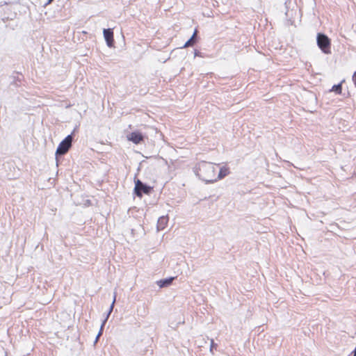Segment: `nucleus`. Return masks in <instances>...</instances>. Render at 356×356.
Here are the masks:
<instances>
[{
	"instance_id": "nucleus-9",
	"label": "nucleus",
	"mask_w": 356,
	"mask_h": 356,
	"mask_svg": "<svg viewBox=\"0 0 356 356\" xmlns=\"http://www.w3.org/2000/svg\"><path fill=\"white\" fill-rule=\"evenodd\" d=\"M173 280H174V277L161 280L159 282V285L160 286V287L167 286L172 283Z\"/></svg>"
},
{
	"instance_id": "nucleus-8",
	"label": "nucleus",
	"mask_w": 356,
	"mask_h": 356,
	"mask_svg": "<svg viewBox=\"0 0 356 356\" xmlns=\"http://www.w3.org/2000/svg\"><path fill=\"white\" fill-rule=\"evenodd\" d=\"M229 168H227V167L221 168L220 171H219V172H218V175L216 174V177H218V180L225 177V176L229 175Z\"/></svg>"
},
{
	"instance_id": "nucleus-12",
	"label": "nucleus",
	"mask_w": 356,
	"mask_h": 356,
	"mask_svg": "<svg viewBox=\"0 0 356 356\" xmlns=\"http://www.w3.org/2000/svg\"><path fill=\"white\" fill-rule=\"evenodd\" d=\"M353 81L354 82V84L356 87V71L355 72V73L353 74Z\"/></svg>"
},
{
	"instance_id": "nucleus-1",
	"label": "nucleus",
	"mask_w": 356,
	"mask_h": 356,
	"mask_svg": "<svg viewBox=\"0 0 356 356\" xmlns=\"http://www.w3.org/2000/svg\"><path fill=\"white\" fill-rule=\"evenodd\" d=\"M202 177L206 182L212 183L218 180L216 169L213 165H208L202 170Z\"/></svg>"
},
{
	"instance_id": "nucleus-7",
	"label": "nucleus",
	"mask_w": 356,
	"mask_h": 356,
	"mask_svg": "<svg viewBox=\"0 0 356 356\" xmlns=\"http://www.w3.org/2000/svg\"><path fill=\"white\" fill-rule=\"evenodd\" d=\"M197 34V30L195 29L192 37L185 43V44L184 45L183 47L186 48L188 47L193 46L196 42L195 38H196Z\"/></svg>"
},
{
	"instance_id": "nucleus-13",
	"label": "nucleus",
	"mask_w": 356,
	"mask_h": 356,
	"mask_svg": "<svg viewBox=\"0 0 356 356\" xmlns=\"http://www.w3.org/2000/svg\"><path fill=\"white\" fill-rule=\"evenodd\" d=\"M353 356H356V347L354 351L353 352Z\"/></svg>"
},
{
	"instance_id": "nucleus-3",
	"label": "nucleus",
	"mask_w": 356,
	"mask_h": 356,
	"mask_svg": "<svg viewBox=\"0 0 356 356\" xmlns=\"http://www.w3.org/2000/svg\"><path fill=\"white\" fill-rule=\"evenodd\" d=\"M72 137L67 136L58 145L56 154L63 155L66 154L72 146Z\"/></svg>"
},
{
	"instance_id": "nucleus-10",
	"label": "nucleus",
	"mask_w": 356,
	"mask_h": 356,
	"mask_svg": "<svg viewBox=\"0 0 356 356\" xmlns=\"http://www.w3.org/2000/svg\"><path fill=\"white\" fill-rule=\"evenodd\" d=\"M331 91L335 92L337 94H341L342 92L341 84H337L332 86Z\"/></svg>"
},
{
	"instance_id": "nucleus-11",
	"label": "nucleus",
	"mask_w": 356,
	"mask_h": 356,
	"mask_svg": "<svg viewBox=\"0 0 356 356\" xmlns=\"http://www.w3.org/2000/svg\"><path fill=\"white\" fill-rule=\"evenodd\" d=\"M167 222V220L164 217H161L159 218V223L161 224V223H163V222Z\"/></svg>"
},
{
	"instance_id": "nucleus-2",
	"label": "nucleus",
	"mask_w": 356,
	"mask_h": 356,
	"mask_svg": "<svg viewBox=\"0 0 356 356\" xmlns=\"http://www.w3.org/2000/svg\"><path fill=\"white\" fill-rule=\"evenodd\" d=\"M317 44L319 48L325 54H330V40L328 37L323 33H318L317 35Z\"/></svg>"
},
{
	"instance_id": "nucleus-5",
	"label": "nucleus",
	"mask_w": 356,
	"mask_h": 356,
	"mask_svg": "<svg viewBox=\"0 0 356 356\" xmlns=\"http://www.w3.org/2000/svg\"><path fill=\"white\" fill-rule=\"evenodd\" d=\"M103 33H104V37L105 38L107 45L110 47H113V43H114L113 29H104Z\"/></svg>"
},
{
	"instance_id": "nucleus-4",
	"label": "nucleus",
	"mask_w": 356,
	"mask_h": 356,
	"mask_svg": "<svg viewBox=\"0 0 356 356\" xmlns=\"http://www.w3.org/2000/svg\"><path fill=\"white\" fill-rule=\"evenodd\" d=\"M152 190L150 186L143 184L139 179L135 181L134 192L136 196L141 197L143 193L149 194Z\"/></svg>"
},
{
	"instance_id": "nucleus-6",
	"label": "nucleus",
	"mask_w": 356,
	"mask_h": 356,
	"mask_svg": "<svg viewBox=\"0 0 356 356\" xmlns=\"http://www.w3.org/2000/svg\"><path fill=\"white\" fill-rule=\"evenodd\" d=\"M127 140L137 145L143 141V136L138 131H134L127 136Z\"/></svg>"
},
{
	"instance_id": "nucleus-14",
	"label": "nucleus",
	"mask_w": 356,
	"mask_h": 356,
	"mask_svg": "<svg viewBox=\"0 0 356 356\" xmlns=\"http://www.w3.org/2000/svg\"><path fill=\"white\" fill-rule=\"evenodd\" d=\"M53 1V0H48V3H50Z\"/></svg>"
}]
</instances>
